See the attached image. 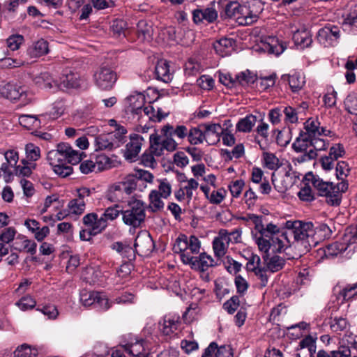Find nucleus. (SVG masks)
Returning a JSON list of instances; mask_svg holds the SVG:
<instances>
[{
    "mask_svg": "<svg viewBox=\"0 0 357 357\" xmlns=\"http://www.w3.org/2000/svg\"><path fill=\"white\" fill-rule=\"evenodd\" d=\"M257 79V75L249 70L241 72L236 75V85L247 86L253 84Z\"/></svg>",
    "mask_w": 357,
    "mask_h": 357,
    "instance_id": "c9c22d12",
    "label": "nucleus"
},
{
    "mask_svg": "<svg viewBox=\"0 0 357 357\" xmlns=\"http://www.w3.org/2000/svg\"><path fill=\"white\" fill-rule=\"evenodd\" d=\"M273 137L275 138V143L282 146H286L290 142L289 132L286 130H274Z\"/></svg>",
    "mask_w": 357,
    "mask_h": 357,
    "instance_id": "8fccbe9b",
    "label": "nucleus"
},
{
    "mask_svg": "<svg viewBox=\"0 0 357 357\" xmlns=\"http://www.w3.org/2000/svg\"><path fill=\"white\" fill-rule=\"evenodd\" d=\"M260 264V257L257 255H252L246 266L248 271L255 272L256 276L260 280L259 287L263 288L266 286L268 282V264H266V266L261 267Z\"/></svg>",
    "mask_w": 357,
    "mask_h": 357,
    "instance_id": "9b49d317",
    "label": "nucleus"
},
{
    "mask_svg": "<svg viewBox=\"0 0 357 357\" xmlns=\"http://www.w3.org/2000/svg\"><path fill=\"white\" fill-rule=\"evenodd\" d=\"M179 322L174 319L165 317L160 331L165 335H169L178 329Z\"/></svg>",
    "mask_w": 357,
    "mask_h": 357,
    "instance_id": "79ce46f5",
    "label": "nucleus"
},
{
    "mask_svg": "<svg viewBox=\"0 0 357 357\" xmlns=\"http://www.w3.org/2000/svg\"><path fill=\"white\" fill-rule=\"evenodd\" d=\"M309 176L312 177V183L314 188L317 190L319 196L325 197L326 202L332 206L331 199H333V194H338L337 191L334 190V185L333 183L325 182L319 178H315L312 174Z\"/></svg>",
    "mask_w": 357,
    "mask_h": 357,
    "instance_id": "ddd939ff",
    "label": "nucleus"
},
{
    "mask_svg": "<svg viewBox=\"0 0 357 357\" xmlns=\"http://www.w3.org/2000/svg\"><path fill=\"white\" fill-rule=\"evenodd\" d=\"M134 248L138 255L146 256L153 251L154 242L149 233H139L135 240Z\"/></svg>",
    "mask_w": 357,
    "mask_h": 357,
    "instance_id": "f8f14e48",
    "label": "nucleus"
},
{
    "mask_svg": "<svg viewBox=\"0 0 357 357\" xmlns=\"http://www.w3.org/2000/svg\"><path fill=\"white\" fill-rule=\"evenodd\" d=\"M20 124L38 135L37 129L41 126V121L35 115L22 114L19 118Z\"/></svg>",
    "mask_w": 357,
    "mask_h": 357,
    "instance_id": "5701e85b",
    "label": "nucleus"
},
{
    "mask_svg": "<svg viewBox=\"0 0 357 357\" xmlns=\"http://www.w3.org/2000/svg\"><path fill=\"white\" fill-rule=\"evenodd\" d=\"M200 128L203 129L204 141L208 145L215 144L220 141L223 129L219 123H202L200 124Z\"/></svg>",
    "mask_w": 357,
    "mask_h": 357,
    "instance_id": "4468645a",
    "label": "nucleus"
},
{
    "mask_svg": "<svg viewBox=\"0 0 357 357\" xmlns=\"http://www.w3.org/2000/svg\"><path fill=\"white\" fill-rule=\"evenodd\" d=\"M56 88L63 90L65 89H74L79 86V80L77 74L69 71L63 73L60 80H53Z\"/></svg>",
    "mask_w": 357,
    "mask_h": 357,
    "instance_id": "a211bd4d",
    "label": "nucleus"
},
{
    "mask_svg": "<svg viewBox=\"0 0 357 357\" xmlns=\"http://www.w3.org/2000/svg\"><path fill=\"white\" fill-rule=\"evenodd\" d=\"M143 141V137L138 134H132L130 135V142L126 144L124 153L126 159L133 160L137 157L141 150Z\"/></svg>",
    "mask_w": 357,
    "mask_h": 357,
    "instance_id": "dca6fc26",
    "label": "nucleus"
},
{
    "mask_svg": "<svg viewBox=\"0 0 357 357\" xmlns=\"http://www.w3.org/2000/svg\"><path fill=\"white\" fill-rule=\"evenodd\" d=\"M340 294L344 301L349 300L357 296V282L353 284H348L342 289Z\"/></svg>",
    "mask_w": 357,
    "mask_h": 357,
    "instance_id": "338daca9",
    "label": "nucleus"
},
{
    "mask_svg": "<svg viewBox=\"0 0 357 357\" xmlns=\"http://www.w3.org/2000/svg\"><path fill=\"white\" fill-rule=\"evenodd\" d=\"M311 137L309 134L301 132L292 144V148L297 153H303L306 155L312 147Z\"/></svg>",
    "mask_w": 357,
    "mask_h": 357,
    "instance_id": "b1692460",
    "label": "nucleus"
},
{
    "mask_svg": "<svg viewBox=\"0 0 357 357\" xmlns=\"http://www.w3.org/2000/svg\"><path fill=\"white\" fill-rule=\"evenodd\" d=\"M293 40L296 45H300L303 48L309 47L312 42L310 32L305 29L295 31Z\"/></svg>",
    "mask_w": 357,
    "mask_h": 357,
    "instance_id": "c85d7f7f",
    "label": "nucleus"
},
{
    "mask_svg": "<svg viewBox=\"0 0 357 357\" xmlns=\"http://www.w3.org/2000/svg\"><path fill=\"white\" fill-rule=\"evenodd\" d=\"M120 183L123 185L122 189L126 191V195H130L136 190L139 179L131 174L127 176L123 181Z\"/></svg>",
    "mask_w": 357,
    "mask_h": 357,
    "instance_id": "58836bf2",
    "label": "nucleus"
},
{
    "mask_svg": "<svg viewBox=\"0 0 357 357\" xmlns=\"http://www.w3.org/2000/svg\"><path fill=\"white\" fill-rule=\"evenodd\" d=\"M320 123L316 119H309L305 123V129L306 132L303 134H309V137H314V135L327 136L329 130L326 128L319 127Z\"/></svg>",
    "mask_w": 357,
    "mask_h": 357,
    "instance_id": "393cba45",
    "label": "nucleus"
},
{
    "mask_svg": "<svg viewBox=\"0 0 357 357\" xmlns=\"http://www.w3.org/2000/svg\"><path fill=\"white\" fill-rule=\"evenodd\" d=\"M288 167H289V165L285 160L280 159L273 154H269V169L276 172L280 169L281 167L284 169L288 168Z\"/></svg>",
    "mask_w": 357,
    "mask_h": 357,
    "instance_id": "3c124183",
    "label": "nucleus"
},
{
    "mask_svg": "<svg viewBox=\"0 0 357 357\" xmlns=\"http://www.w3.org/2000/svg\"><path fill=\"white\" fill-rule=\"evenodd\" d=\"M123 222L134 228L140 227L144 222L146 213L142 201L135 199L129 202L128 208L121 211Z\"/></svg>",
    "mask_w": 357,
    "mask_h": 357,
    "instance_id": "7ed1b4c3",
    "label": "nucleus"
},
{
    "mask_svg": "<svg viewBox=\"0 0 357 357\" xmlns=\"http://www.w3.org/2000/svg\"><path fill=\"white\" fill-rule=\"evenodd\" d=\"M225 243L226 242L220 241V239L214 238L213 241V249L215 257L221 258L225 255L227 250Z\"/></svg>",
    "mask_w": 357,
    "mask_h": 357,
    "instance_id": "bf43d9fd",
    "label": "nucleus"
},
{
    "mask_svg": "<svg viewBox=\"0 0 357 357\" xmlns=\"http://www.w3.org/2000/svg\"><path fill=\"white\" fill-rule=\"evenodd\" d=\"M240 305V300L238 296H233L229 300L223 304V308L229 314H233Z\"/></svg>",
    "mask_w": 357,
    "mask_h": 357,
    "instance_id": "052dcab7",
    "label": "nucleus"
},
{
    "mask_svg": "<svg viewBox=\"0 0 357 357\" xmlns=\"http://www.w3.org/2000/svg\"><path fill=\"white\" fill-rule=\"evenodd\" d=\"M317 357H351V350L349 347L345 346H341L337 350L329 353L321 349L317 352Z\"/></svg>",
    "mask_w": 357,
    "mask_h": 357,
    "instance_id": "473e14b6",
    "label": "nucleus"
},
{
    "mask_svg": "<svg viewBox=\"0 0 357 357\" xmlns=\"http://www.w3.org/2000/svg\"><path fill=\"white\" fill-rule=\"evenodd\" d=\"M122 184L119 182L112 185L107 193V198L111 202H122L124 199L126 198V191H124L122 188Z\"/></svg>",
    "mask_w": 357,
    "mask_h": 357,
    "instance_id": "7c9ffc66",
    "label": "nucleus"
},
{
    "mask_svg": "<svg viewBox=\"0 0 357 357\" xmlns=\"http://www.w3.org/2000/svg\"><path fill=\"white\" fill-rule=\"evenodd\" d=\"M3 93L5 94L8 99L17 100L20 99L22 96V92H20L19 89L15 86L7 84L4 86Z\"/></svg>",
    "mask_w": 357,
    "mask_h": 357,
    "instance_id": "4d7b16f0",
    "label": "nucleus"
},
{
    "mask_svg": "<svg viewBox=\"0 0 357 357\" xmlns=\"http://www.w3.org/2000/svg\"><path fill=\"white\" fill-rule=\"evenodd\" d=\"M86 204L83 201H78L75 199L70 200L68 207L71 213L81 215L84 212Z\"/></svg>",
    "mask_w": 357,
    "mask_h": 357,
    "instance_id": "5fc2aeb1",
    "label": "nucleus"
},
{
    "mask_svg": "<svg viewBox=\"0 0 357 357\" xmlns=\"http://www.w3.org/2000/svg\"><path fill=\"white\" fill-rule=\"evenodd\" d=\"M173 250L175 253H180L181 259L182 260V255L183 254L190 255L188 251L187 245V236L181 234L176 239V242L173 246Z\"/></svg>",
    "mask_w": 357,
    "mask_h": 357,
    "instance_id": "ea45409f",
    "label": "nucleus"
},
{
    "mask_svg": "<svg viewBox=\"0 0 357 357\" xmlns=\"http://www.w3.org/2000/svg\"><path fill=\"white\" fill-rule=\"evenodd\" d=\"M130 106L128 107L129 111L135 114L139 115L142 112V108L145 100L144 96L139 93L137 95L130 96L128 98Z\"/></svg>",
    "mask_w": 357,
    "mask_h": 357,
    "instance_id": "cd10ccee",
    "label": "nucleus"
},
{
    "mask_svg": "<svg viewBox=\"0 0 357 357\" xmlns=\"http://www.w3.org/2000/svg\"><path fill=\"white\" fill-rule=\"evenodd\" d=\"M94 163L97 170L102 171L110 167L111 160L105 155L101 154L96 156Z\"/></svg>",
    "mask_w": 357,
    "mask_h": 357,
    "instance_id": "680f3d73",
    "label": "nucleus"
},
{
    "mask_svg": "<svg viewBox=\"0 0 357 357\" xmlns=\"http://www.w3.org/2000/svg\"><path fill=\"white\" fill-rule=\"evenodd\" d=\"M36 356V349H31V347L26 344L18 347L14 351L15 357H35Z\"/></svg>",
    "mask_w": 357,
    "mask_h": 357,
    "instance_id": "de8ad7c7",
    "label": "nucleus"
},
{
    "mask_svg": "<svg viewBox=\"0 0 357 357\" xmlns=\"http://www.w3.org/2000/svg\"><path fill=\"white\" fill-rule=\"evenodd\" d=\"M155 77L165 83L170 82L173 79V73L170 70L169 62L165 59L159 60L155 67Z\"/></svg>",
    "mask_w": 357,
    "mask_h": 357,
    "instance_id": "6ab92c4d",
    "label": "nucleus"
},
{
    "mask_svg": "<svg viewBox=\"0 0 357 357\" xmlns=\"http://www.w3.org/2000/svg\"><path fill=\"white\" fill-rule=\"evenodd\" d=\"M286 227L294 236L293 240H291V246L298 250L299 256L309 252L312 247L318 244L319 239L316 237L317 231L312 222L287 220Z\"/></svg>",
    "mask_w": 357,
    "mask_h": 357,
    "instance_id": "f257e3e1",
    "label": "nucleus"
},
{
    "mask_svg": "<svg viewBox=\"0 0 357 357\" xmlns=\"http://www.w3.org/2000/svg\"><path fill=\"white\" fill-rule=\"evenodd\" d=\"M125 351L129 354L136 357H148L149 353L146 351L144 341L141 340L130 345L123 346Z\"/></svg>",
    "mask_w": 357,
    "mask_h": 357,
    "instance_id": "2f4dec72",
    "label": "nucleus"
},
{
    "mask_svg": "<svg viewBox=\"0 0 357 357\" xmlns=\"http://www.w3.org/2000/svg\"><path fill=\"white\" fill-rule=\"evenodd\" d=\"M163 137L162 139V136L157 133L152 134L149 137L150 149L155 156H161L164 150L172 152L177 149L178 144L171 135H163Z\"/></svg>",
    "mask_w": 357,
    "mask_h": 357,
    "instance_id": "423d86ee",
    "label": "nucleus"
},
{
    "mask_svg": "<svg viewBox=\"0 0 357 357\" xmlns=\"http://www.w3.org/2000/svg\"><path fill=\"white\" fill-rule=\"evenodd\" d=\"M339 38L340 29L336 26H326L321 29L317 34L319 41L324 45H331Z\"/></svg>",
    "mask_w": 357,
    "mask_h": 357,
    "instance_id": "f3484780",
    "label": "nucleus"
},
{
    "mask_svg": "<svg viewBox=\"0 0 357 357\" xmlns=\"http://www.w3.org/2000/svg\"><path fill=\"white\" fill-rule=\"evenodd\" d=\"M222 262L226 270L231 274H236L241 271V264L229 256L225 257Z\"/></svg>",
    "mask_w": 357,
    "mask_h": 357,
    "instance_id": "09e8293b",
    "label": "nucleus"
},
{
    "mask_svg": "<svg viewBox=\"0 0 357 357\" xmlns=\"http://www.w3.org/2000/svg\"><path fill=\"white\" fill-rule=\"evenodd\" d=\"M150 208L153 212L161 210L164 207V203L161 199L162 196L159 192L153 190L149 194Z\"/></svg>",
    "mask_w": 357,
    "mask_h": 357,
    "instance_id": "37998d69",
    "label": "nucleus"
},
{
    "mask_svg": "<svg viewBox=\"0 0 357 357\" xmlns=\"http://www.w3.org/2000/svg\"><path fill=\"white\" fill-rule=\"evenodd\" d=\"M182 261L185 264L190 265L191 268L201 272H204L208 268L216 265V264H214L213 259L206 252L201 253L198 257L183 254L182 255Z\"/></svg>",
    "mask_w": 357,
    "mask_h": 357,
    "instance_id": "6e6552de",
    "label": "nucleus"
},
{
    "mask_svg": "<svg viewBox=\"0 0 357 357\" xmlns=\"http://www.w3.org/2000/svg\"><path fill=\"white\" fill-rule=\"evenodd\" d=\"M341 180V182L334 185V190L337 191L338 194H333V199L330 200L332 202V206H338L340 204L342 192H345L348 188V183L344 179Z\"/></svg>",
    "mask_w": 357,
    "mask_h": 357,
    "instance_id": "a18cd8bd",
    "label": "nucleus"
},
{
    "mask_svg": "<svg viewBox=\"0 0 357 357\" xmlns=\"http://www.w3.org/2000/svg\"><path fill=\"white\" fill-rule=\"evenodd\" d=\"M232 45L233 40L231 39L222 38L214 43L213 47L218 54L223 56L227 54V49L231 47Z\"/></svg>",
    "mask_w": 357,
    "mask_h": 357,
    "instance_id": "49530a36",
    "label": "nucleus"
},
{
    "mask_svg": "<svg viewBox=\"0 0 357 357\" xmlns=\"http://www.w3.org/2000/svg\"><path fill=\"white\" fill-rule=\"evenodd\" d=\"M297 178L298 177L295 172L291 171L290 167L284 169L281 167L280 169L273 172L271 175V181L275 189L281 193L291 188L296 182Z\"/></svg>",
    "mask_w": 357,
    "mask_h": 357,
    "instance_id": "39448f33",
    "label": "nucleus"
},
{
    "mask_svg": "<svg viewBox=\"0 0 357 357\" xmlns=\"http://www.w3.org/2000/svg\"><path fill=\"white\" fill-rule=\"evenodd\" d=\"M23 41L24 37L22 35L10 36L6 40L8 47L12 51L18 50Z\"/></svg>",
    "mask_w": 357,
    "mask_h": 357,
    "instance_id": "69168bd1",
    "label": "nucleus"
},
{
    "mask_svg": "<svg viewBox=\"0 0 357 357\" xmlns=\"http://www.w3.org/2000/svg\"><path fill=\"white\" fill-rule=\"evenodd\" d=\"M188 140L192 145L202 144L204 141L203 129L199 127H192L188 131Z\"/></svg>",
    "mask_w": 357,
    "mask_h": 357,
    "instance_id": "f704fd0d",
    "label": "nucleus"
},
{
    "mask_svg": "<svg viewBox=\"0 0 357 357\" xmlns=\"http://www.w3.org/2000/svg\"><path fill=\"white\" fill-rule=\"evenodd\" d=\"M25 150L29 160L36 161L40 158V149L33 144H26Z\"/></svg>",
    "mask_w": 357,
    "mask_h": 357,
    "instance_id": "774afa93",
    "label": "nucleus"
},
{
    "mask_svg": "<svg viewBox=\"0 0 357 357\" xmlns=\"http://www.w3.org/2000/svg\"><path fill=\"white\" fill-rule=\"evenodd\" d=\"M80 301L84 306L95 305L103 310H107L110 307L109 299L106 296L98 291H82Z\"/></svg>",
    "mask_w": 357,
    "mask_h": 357,
    "instance_id": "1a4fd4ad",
    "label": "nucleus"
},
{
    "mask_svg": "<svg viewBox=\"0 0 357 357\" xmlns=\"http://www.w3.org/2000/svg\"><path fill=\"white\" fill-rule=\"evenodd\" d=\"M349 326V323L347 320L342 317H335L334 319H331L330 327L331 329L336 333H340L341 332L345 331Z\"/></svg>",
    "mask_w": 357,
    "mask_h": 357,
    "instance_id": "a19ab883",
    "label": "nucleus"
},
{
    "mask_svg": "<svg viewBox=\"0 0 357 357\" xmlns=\"http://www.w3.org/2000/svg\"><path fill=\"white\" fill-rule=\"evenodd\" d=\"M84 226L92 230L93 234L101 233L107 226V223L105 220L98 218V215L95 213H90L85 215L82 219Z\"/></svg>",
    "mask_w": 357,
    "mask_h": 357,
    "instance_id": "2eb2a0df",
    "label": "nucleus"
},
{
    "mask_svg": "<svg viewBox=\"0 0 357 357\" xmlns=\"http://www.w3.org/2000/svg\"><path fill=\"white\" fill-rule=\"evenodd\" d=\"M188 251L190 254H197L201 248L200 241L195 236H190L189 238H187Z\"/></svg>",
    "mask_w": 357,
    "mask_h": 357,
    "instance_id": "13d9d810",
    "label": "nucleus"
},
{
    "mask_svg": "<svg viewBox=\"0 0 357 357\" xmlns=\"http://www.w3.org/2000/svg\"><path fill=\"white\" fill-rule=\"evenodd\" d=\"M137 33L141 40H150L153 34L152 26L146 20H139L137 24Z\"/></svg>",
    "mask_w": 357,
    "mask_h": 357,
    "instance_id": "c756f323",
    "label": "nucleus"
},
{
    "mask_svg": "<svg viewBox=\"0 0 357 357\" xmlns=\"http://www.w3.org/2000/svg\"><path fill=\"white\" fill-rule=\"evenodd\" d=\"M223 10L220 12L222 19L236 18L241 25L251 24L256 16L250 15V10L245 6L241 5L238 1H231L223 5Z\"/></svg>",
    "mask_w": 357,
    "mask_h": 357,
    "instance_id": "f03ea898",
    "label": "nucleus"
},
{
    "mask_svg": "<svg viewBox=\"0 0 357 357\" xmlns=\"http://www.w3.org/2000/svg\"><path fill=\"white\" fill-rule=\"evenodd\" d=\"M284 265V259L278 255L269 259V271L276 272L281 270Z\"/></svg>",
    "mask_w": 357,
    "mask_h": 357,
    "instance_id": "e2e57ef3",
    "label": "nucleus"
},
{
    "mask_svg": "<svg viewBox=\"0 0 357 357\" xmlns=\"http://www.w3.org/2000/svg\"><path fill=\"white\" fill-rule=\"evenodd\" d=\"M265 217L261 215H255L251 225L254 226L252 234L257 244L259 249L264 252L263 259L266 264L268 261V225L265 227L263 222Z\"/></svg>",
    "mask_w": 357,
    "mask_h": 357,
    "instance_id": "20e7f679",
    "label": "nucleus"
},
{
    "mask_svg": "<svg viewBox=\"0 0 357 357\" xmlns=\"http://www.w3.org/2000/svg\"><path fill=\"white\" fill-rule=\"evenodd\" d=\"M54 172L61 177H66L73 173V167L66 165V162H61L60 164L52 166Z\"/></svg>",
    "mask_w": 357,
    "mask_h": 357,
    "instance_id": "6e6d98bb",
    "label": "nucleus"
},
{
    "mask_svg": "<svg viewBox=\"0 0 357 357\" xmlns=\"http://www.w3.org/2000/svg\"><path fill=\"white\" fill-rule=\"evenodd\" d=\"M256 116L253 115L246 116L239 120L236 124V130L239 132H250L256 123Z\"/></svg>",
    "mask_w": 357,
    "mask_h": 357,
    "instance_id": "4c0bfd02",
    "label": "nucleus"
},
{
    "mask_svg": "<svg viewBox=\"0 0 357 357\" xmlns=\"http://www.w3.org/2000/svg\"><path fill=\"white\" fill-rule=\"evenodd\" d=\"M22 248L15 247L14 249L20 252L24 250L31 255H34L36 252L37 244L32 240L24 239L22 241Z\"/></svg>",
    "mask_w": 357,
    "mask_h": 357,
    "instance_id": "0e129e2a",
    "label": "nucleus"
},
{
    "mask_svg": "<svg viewBox=\"0 0 357 357\" xmlns=\"http://www.w3.org/2000/svg\"><path fill=\"white\" fill-rule=\"evenodd\" d=\"M287 221L282 220L278 222L273 221L269 222V242L271 243V237L272 236H281L287 235L285 229Z\"/></svg>",
    "mask_w": 357,
    "mask_h": 357,
    "instance_id": "72a5a7b5",
    "label": "nucleus"
},
{
    "mask_svg": "<svg viewBox=\"0 0 357 357\" xmlns=\"http://www.w3.org/2000/svg\"><path fill=\"white\" fill-rule=\"evenodd\" d=\"M121 211H122L119 209V206L116 204L114 206L106 208L100 217L107 223L108 220L112 221L115 220Z\"/></svg>",
    "mask_w": 357,
    "mask_h": 357,
    "instance_id": "864d4df0",
    "label": "nucleus"
},
{
    "mask_svg": "<svg viewBox=\"0 0 357 357\" xmlns=\"http://www.w3.org/2000/svg\"><path fill=\"white\" fill-rule=\"evenodd\" d=\"M93 76L96 86L102 90L111 89L117 80L116 73L108 66H101Z\"/></svg>",
    "mask_w": 357,
    "mask_h": 357,
    "instance_id": "0eeeda50",
    "label": "nucleus"
},
{
    "mask_svg": "<svg viewBox=\"0 0 357 357\" xmlns=\"http://www.w3.org/2000/svg\"><path fill=\"white\" fill-rule=\"evenodd\" d=\"M287 248H292L291 240L286 236H277L271 237V245L269 250L273 252H282Z\"/></svg>",
    "mask_w": 357,
    "mask_h": 357,
    "instance_id": "4be33fe9",
    "label": "nucleus"
},
{
    "mask_svg": "<svg viewBox=\"0 0 357 357\" xmlns=\"http://www.w3.org/2000/svg\"><path fill=\"white\" fill-rule=\"evenodd\" d=\"M48 52V43L43 39L36 41L27 49V54L32 58L41 56Z\"/></svg>",
    "mask_w": 357,
    "mask_h": 357,
    "instance_id": "bb28decb",
    "label": "nucleus"
},
{
    "mask_svg": "<svg viewBox=\"0 0 357 357\" xmlns=\"http://www.w3.org/2000/svg\"><path fill=\"white\" fill-rule=\"evenodd\" d=\"M282 79L289 82V86L293 92L298 91L305 84L303 77L298 75H293L291 76L284 75L282 76Z\"/></svg>",
    "mask_w": 357,
    "mask_h": 357,
    "instance_id": "e433bc0d",
    "label": "nucleus"
},
{
    "mask_svg": "<svg viewBox=\"0 0 357 357\" xmlns=\"http://www.w3.org/2000/svg\"><path fill=\"white\" fill-rule=\"evenodd\" d=\"M115 137L116 134L113 132L98 135L95 139L96 150H112L116 143Z\"/></svg>",
    "mask_w": 357,
    "mask_h": 357,
    "instance_id": "412c9836",
    "label": "nucleus"
},
{
    "mask_svg": "<svg viewBox=\"0 0 357 357\" xmlns=\"http://www.w3.org/2000/svg\"><path fill=\"white\" fill-rule=\"evenodd\" d=\"M319 136L320 135H314V137H311L312 147L310 149H309V151L306 155H302L301 156L299 161L305 162L314 159L317 155V151L326 149V144L325 140L324 139L319 138Z\"/></svg>",
    "mask_w": 357,
    "mask_h": 357,
    "instance_id": "aec40b11",
    "label": "nucleus"
},
{
    "mask_svg": "<svg viewBox=\"0 0 357 357\" xmlns=\"http://www.w3.org/2000/svg\"><path fill=\"white\" fill-rule=\"evenodd\" d=\"M357 250V244H347L346 242H334L328 245L324 250L326 258L334 257L339 254L345 253V257H352L354 252Z\"/></svg>",
    "mask_w": 357,
    "mask_h": 357,
    "instance_id": "9d476101",
    "label": "nucleus"
},
{
    "mask_svg": "<svg viewBox=\"0 0 357 357\" xmlns=\"http://www.w3.org/2000/svg\"><path fill=\"white\" fill-rule=\"evenodd\" d=\"M344 105L349 113L357 115V95L355 93L348 95L344 100Z\"/></svg>",
    "mask_w": 357,
    "mask_h": 357,
    "instance_id": "603ef678",
    "label": "nucleus"
},
{
    "mask_svg": "<svg viewBox=\"0 0 357 357\" xmlns=\"http://www.w3.org/2000/svg\"><path fill=\"white\" fill-rule=\"evenodd\" d=\"M189 130L185 126H177L175 128L169 124L164 126L161 129L162 135H173L177 137L180 139L188 137Z\"/></svg>",
    "mask_w": 357,
    "mask_h": 357,
    "instance_id": "a878e982",
    "label": "nucleus"
},
{
    "mask_svg": "<svg viewBox=\"0 0 357 357\" xmlns=\"http://www.w3.org/2000/svg\"><path fill=\"white\" fill-rule=\"evenodd\" d=\"M269 54H274L275 56H278L282 54L286 46L282 41H280L278 38L275 37L269 36Z\"/></svg>",
    "mask_w": 357,
    "mask_h": 357,
    "instance_id": "c03bdc74",
    "label": "nucleus"
}]
</instances>
